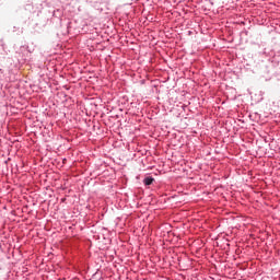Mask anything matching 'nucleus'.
<instances>
[{"mask_svg": "<svg viewBox=\"0 0 280 280\" xmlns=\"http://www.w3.org/2000/svg\"><path fill=\"white\" fill-rule=\"evenodd\" d=\"M144 185H152V183H154V178L152 177H147L143 180Z\"/></svg>", "mask_w": 280, "mask_h": 280, "instance_id": "1", "label": "nucleus"}]
</instances>
